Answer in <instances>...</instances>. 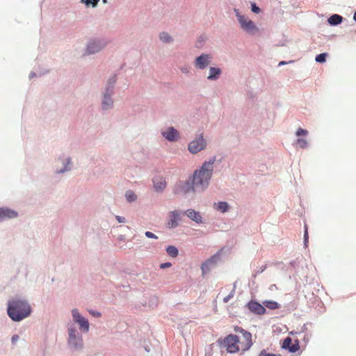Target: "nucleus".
I'll use <instances>...</instances> for the list:
<instances>
[{
  "instance_id": "f257e3e1",
  "label": "nucleus",
  "mask_w": 356,
  "mask_h": 356,
  "mask_svg": "<svg viewBox=\"0 0 356 356\" xmlns=\"http://www.w3.org/2000/svg\"><path fill=\"white\" fill-rule=\"evenodd\" d=\"M235 331L242 334L241 339L238 336L230 334L223 339H219V344L222 346L229 353H236L240 350L243 352L248 350L252 345L251 334L241 327L235 328Z\"/></svg>"
},
{
  "instance_id": "f03ea898",
  "label": "nucleus",
  "mask_w": 356,
  "mask_h": 356,
  "mask_svg": "<svg viewBox=\"0 0 356 356\" xmlns=\"http://www.w3.org/2000/svg\"><path fill=\"white\" fill-rule=\"evenodd\" d=\"M215 161L216 159L212 158L208 161H204L199 169L195 170L193 177V188L202 191L209 186L213 172Z\"/></svg>"
},
{
  "instance_id": "7ed1b4c3",
  "label": "nucleus",
  "mask_w": 356,
  "mask_h": 356,
  "mask_svg": "<svg viewBox=\"0 0 356 356\" xmlns=\"http://www.w3.org/2000/svg\"><path fill=\"white\" fill-rule=\"evenodd\" d=\"M31 313L29 304L22 300H13L8 302V314L14 321H20Z\"/></svg>"
},
{
  "instance_id": "20e7f679",
  "label": "nucleus",
  "mask_w": 356,
  "mask_h": 356,
  "mask_svg": "<svg viewBox=\"0 0 356 356\" xmlns=\"http://www.w3.org/2000/svg\"><path fill=\"white\" fill-rule=\"evenodd\" d=\"M234 13L240 24L241 28L247 33L253 34L259 31L255 24L248 17L241 15L237 9H234Z\"/></svg>"
},
{
  "instance_id": "39448f33",
  "label": "nucleus",
  "mask_w": 356,
  "mask_h": 356,
  "mask_svg": "<svg viewBox=\"0 0 356 356\" xmlns=\"http://www.w3.org/2000/svg\"><path fill=\"white\" fill-rule=\"evenodd\" d=\"M206 145V141L203 138L202 135H200L199 138L193 140L188 144V149L191 153L197 154L205 149Z\"/></svg>"
},
{
  "instance_id": "423d86ee",
  "label": "nucleus",
  "mask_w": 356,
  "mask_h": 356,
  "mask_svg": "<svg viewBox=\"0 0 356 356\" xmlns=\"http://www.w3.org/2000/svg\"><path fill=\"white\" fill-rule=\"evenodd\" d=\"M72 314L74 321L79 325L80 330L84 332H88L89 330L88 320L83 317L76 309H72Z\"/></svg>"
},
{
  "instance_id": "0eeeda50",
  "label": "nucleus",
  "mask_w": 356,
  "mask_h": 356,
  "mask_svg": "<svg viewBox=\"0 0 356 356\" xmlns=\"http://www.w3.org/2000/svg\"><path fill=\"white\" fill-rule=\"evenodd\" d=\"M69 343L75 348L82 347V338L73 327H69Z\"/></svg>"
},
{
  "instance_id": "6e6552de",
  "label": "nucleus",
  "mask_w": 356,
  "mask_h": 356,
  "mask_svg": "<svg viewBox=\"0 0 356 356\" xmlns=\"http://www.w3.org/2000/svg\"><path fill=\"white\" fill-rule=\"evenodd\" d=\"M211 58V56L209 54H202L196 58L195 65L197 68L204 69L209 65Z\"/></svg>"
},
{
  "instance_id": "1a4fd4ad",
  "label": "nucleus",
  "mask_w": 356,
  "mask_h": 356,
  "mask_svg": "<svg viewBox=\"0 0 356 356\" xmlns=\"http://www.w3.org/2000/svg\"><path fill=\"white\" fill-rule=\"evenodd\" d=\"M18 216L17 213L8 208H0V222L7 220L15 218Z\"/></svg>"
},
{
  "instance_id": "9d476101",
  "label": "nucleus",
  "mask_w": 356,
  "mask_h": 356,
  "mask_svg": "<svg viewBox=\"0 0 356 356\" xmlns=\"http://www.w3.org/2000/svg\"><path fill=\"white\" fill-rule=\"evenodd\" d=\"M163 136L166 138L169 141H175L177 140L179 138L178 131L175 129L173 127H169L165 131L162 132Z\"/></svg>"
},
{
  "instance_id": "9b49d317",
  "label": "nucleus",
  "mask_w": 356,
  "mask_h": 356,
  "mask_svg": "<svg viewBox=\"0 0 356 356\" xmlns=\"http://www.w3.org/2000/svg\"><path fill=\"white\" fill-rule=\"evenodd\" d=\"M248 308L252 312L257 314H264L266 313L265 307L257 302L251 301L248 304Z\"/></svg>"
},
{
  "instance_id": "f8f14e48",
  "label": "nucleus",
  "mask_w": 356,
  "mask_h": 356,
  "mask_svg": "<svg viewBox=\"0 0 356 356\" xmlns=\"http://www.w3.org/2000/svg\"><path fill=\"white\" fill-rule=\"evenodd\" d=\"M154 187L156 191H163L166 187V181L162 177H155L153 179Z\"/></svg>"
},
{
  "instance_id": "ddd939ff",
  "label": "nucleus",
  "mask_w": 356,
  "mask_h": 356,
  "mask_svg": "<svg viewBox=\"0 0 356 356\" xmlns=\"http://www.w3.org/2000/svg\"><path fill=\"white\" fill-rule=\"evenodd\" d=\"M170 220L168 222V226L170 228L177 227L178 221L180 220L179 213L177 211H171L169 214Z\"/></svg>"
},
{
  "instance_id": "4468645a",
  "label": "nucleus",
  "mask_w": 356,
  "mask_h": 356,
  "mask_svg": "<svg viewBox=\"0 0 356 356\" xmlns=\"http://www.w3.org/2000/svg\"><path fill=\"white\" fill-rule=\"evenodd\" d=\"M103 45L99 41H92L90 42L87 47V53L88 54H95L100 51Z\"/></svg>"
},
{
  "instance_id": "2eb2a0df",
  "label": "nucleus",
  "mask_w": 356,
  "mask_h": 356,
  "mask_svg": "<svg viewBox=\"0 0 356 356\" xmlns=\"http://www.w3.org/2000/svg\"><path fill=\"white\" fill-rule=\"evenodd\" d=\"M185 213L190 219L195 222L199 224L202 222L200 213L194 209H188Z\"/></svg>"
},
{
  "instance_id": "dca6fc26",
  "label": "nucleus",
  "mask_w": 356,
  "mask_h": 356,
  "mask_svg": "<svg viewBox=\"0 0 356 356\" xmlns=\"http://www.w3.org/2000/svg\"><path fill=\"white\" fill-rule=\"evenodd\" d=\"M181 191L184 193H188L190 192H195V191H200V189H197L196 188H193V183L191 184L189 181H186L182 184L181 187Z\"/></svg>"
},
{
  "instance_id": "f3484780",
  "label": "nucleus",
  "mask_w": 356,
  "mask_h": 356,
  "mask_svg": "<svg viewBox=\"0 0 356 356\" xmlns=\"http://www.w3.org/2000/svg\"><path fill=\"white\" fill-rule=\"evenodd\" d=\"M221 74V70L220 68L211 67L209 69V75L207 79L209 80H216L218 79Z\"/></svg>"
},
{
  "instance_id": "a211bd4d",
  "label": "nucleus",
  "mask_w": 356,
  "mask_h": 356,
  "mask_svg": "<svg viewBox=\"0 0 356 356\" xmlns=\"http://www.w3.org/2000/svg\"><path fill=\"white\" fill-rule=\"evenodd\" d=\"M113 104V100L110 97V95L105 94L104 99L102 101V106L104 109L108 108Z\"/></svg>"
},
{
  "instance_id": "6ab92c4d",
  "label": "nucleus",
  "mask_w": 356,
  "mask_h": 356,
  "mask_svg": "<svg viewBox=\"0 0 356 356\" xmlns=\"http://www.w3.org/2000/svg\"><path fill=\"white\" fill-rule=\"evenodd\" d=\"M168 254L172 257H176L178 255V249L173 245H170L166 248Z\"/></svg>"
},
{
  "instance_id": "aec40b11",
  "label": "nucleus",
  "mask_w": 356,
  "mask_h": 356,
  "mask_svg": "<svg viewBox=\"0 0 356 356\" xmlns=\"http://www.w3.org/2000/svg\"><path fill=\"white\" fill-rule=\"evenodd\" d=\"M264 305L270 309H276L280 307V305L277 302L271 300L264 301Z\"/></svg>"
},
{
  "instance_id": "412c9836",
  "label": "nucleus",
  "mask_w": 356,
  "mask_h": 356,
  "mask_svg": "<svg viewBox=\"0 0 356 356\" xmlns=\"http://www.w3.org/2000/svg\"><path fill=\"white\" fill-rule=\"evenodd\" d=\"M219 254H216L211 257L209 259H207L205 262H207L210 266H213L217 263V261L219 259Z\"/></svg>"
},
{
  "instance_id": "4be33fe9",
  "label": "nucleus",
  "mask_w": 356,
  "mask_h": 356,
  "mask_svg": "<svg viewBox=\"0 0 356 356\" xmlns=\"http://www.w3.org/2000/svg\"><path fill=\"white\" fill-rule=\"evenodd\" d=\"M229 205L226 202H220L217 205V209L222 213L227 211Z\"/></svg>"
},
{
  "instance_id": "5701e85b",
  "label": "nucleus",
  "mask_w": 356,
  "mask_h": 356,
  "mask_svg": "<svg viewBox=\"0 0 356 356\" xmlns=\"http://www.w3.org/2000/svg\"><path fill=\"white\" fill-rule=\"evenodd\" d=\"M126 198L129 202L135 201L137 198L136 195L131 191H128L126 193Z\"/></svg>"
},
{
  "instance_id": "b1692460",
  "label": "nucleus",
  "mask_w": 356,
  "mask_h": 356,
  "mask_svg": "<svg viewBox=\"0 0 356 356\" xmlns=\"http://www.w3.org/2000/svg\"><path fill=\"white\" fill-rule=\"evenodd\" d=\"M327 56V54L322 53L316 56V61L318 63H323L326 60V57Z\"/></svg>"
},
{
  "instance_id": "393cba45",
  "label": "nucleus",
  "mask_w": 356,
  "mask_h": 356,
  "mask_svg": "<svg viewBox=\"0 0 356 356\" xmlns=\"http://www.w3.org/2000/svg\"><path fill=\"white\" fill-rule=\"evenodd\" d=\"M160 39H161L162 41L165 42H170V41H171V37H170V35L168 33H165V32L161 33L160 34Z\"/></svg>"
},
{
  "instance_id": "a878e982",
  "label": "nucleus",
  "mask_w": 356,
  "mask_h": 356,
  "mask_svg": "<svg viewBox=\"0 0 356 356\" xmlns=\"http://www.w3.org/2000/svg\"><path fill=\"white\" fill-rule=\"evenodd\" d=\"M292 343V339L290 337H286L282 343V348L285 349H289Z\"/></svg>"
},
{
  "instance_id": "bb28decb",
  "label": "nucleus",
  "mask_w": 356,
  "mask_h": 356,
  "mask_svg": "<svg viewBox=\"0 0 356 356\" xmlns=\"http://www.w3.org/2000/svg\"><path fill=\"white\" fill-rule=\"evenodd\" d=\"M211 266L207 263L204 262L201 266V270L202 275L207 273L210 270Z\"/></svg>"
},
{
  "instance_id": "cd10ccee",
  "label": "nucleus",
  "mask_w": 356,
  "mask_h": 356,
  "mask_svg": "<svg viewBox=\"0 0 356 356\" xmlns=\"http://www.w3.org/2000/svg\"><path fill=\"white\" fill-rule=\"evenodd\" d=\"M299 348H300V346H299L298 341H296L295 343L291 344V346L289 348V350L291 353H296V351H298L299 350Z\"/></svg>"
},
{
  "instance_id": "c85d7f7f",
  "label": "nucleus",
  "mask_w": 356,
  "mask_h": 356,
  "mask_svg": "<svg viewBox=\"0 0 356 356\" xmlns=\"http://www.w3.org/2000/svg\"><path fill=\"white\" fill-rule=\"evenodd\" d=\"M309 241L308 228L307 225H305V234H304V244L305 247H307Z\"/></svg>"
},
{
  "instance_id": "c756f323",
  "label": "nucleus",
  "mask_w": 356,
  "mask_h": 356,
  "mask_svg": "<svg viewBox=\"0 0 356 356\" xmlns=\"http://www.w3.org/2000/svg\"><path fill=\"white\" fill-rule=\"evenodd\" d=\"M296 143L301 148H305L307 146V142L305 139L298 138Z\"/></svg>"
},
{
  "instance_id": "7c9ffc66",
  "label": "nucleus",
  "mask_w": 356,
  "mask_h": 356,
  "mask_svg": "<svg viewBox=\"0 0 356 356\" xmlns=\"http://www.w3.org/2000/svg\"><path fill=\"white\" fill-rule=\"evenodd\" d=\"M308 134V131L306 129L299 128L296 131V136H307Z\"/></svg>"
},
{
  "instance_id": "2f4dec72",
  "label": "nucleus",
  "mask_w": 356,
  "mask_h": 356,
  "mask_svg": "<svg viewBox=\"0 0 356 356\" xmlns=\"http://www.w3.org/2000/svg\"><path fill=\"white\" fill-rule=\"evenodd\" d=\"M83 1L84 0H82ZM99 0H86L85 2L87 5H89L90 3H91L93 7L96 6L97 3H98Z\"/></svg>"
},
{
  "instance_id": "473e14b6",
  "label": "nucleus",
  "mask_w": 356,
  "mask_h": 356,
  "mask_svg": "<svg viewBox=\"0 0 356 356\" xmlns=\"http://www.w3.org/2000/svg\"><path fill=\"white\" fill-rule=\"evenodd\" d=\"M145 236L147 237V238H157L158 237L154 234H153L152 232H149V231H147L145 233Z\"/></svg>"
},
{
  "instance_id": "72a5a7b5",
  "label": "nucleus",
  "mask_w": 356,
  "mask_h": 356,
  "mask_svg": "<svg viewBox=\"0 0 356 356\" xmlns=\"http://www.w3.org/2000/svg\"><path fill=\"white\" fill-rule=\"evenodd\" d=\"M234 294V291H232L227 296L225 297L223 299L224 302H227L231 298H233Z\"/></svg>"
},
{
  "instance_id": "f704fd0d",
  "label": "nucleus",
  "mask_w": 356,
  "mask_h": 356,
  "mask_svg": "<svg viewBox=\"0 0 356 356\" xmlns=\"http://www.w3.org/2000/svg\"><path fill=\"white\" fill-rule=\"evenodd\" d=\"M343 17L335 14V25L339 24L342 22Z\"/></svg>"
},
{
  "instance_id": "c9c22d12",
  "label": "nucleus",
  "mask_w": 356,
  "mask_h": 356,
  "mask_svg": "<svg viewBox=\"0 0 356 356\" xmlns=\"http://www.w3.org/2000/svg\"><path fill=\"white\" fill-rule=\"evenodd\" d=\"M252 11L255 13H258L260 11V9L259 7L256 6L255 3L252 4Z\"/></svg>"
},
{
  "instance_id": "e433bc0d",
  "label": "nucleus",
  "mask_w": 356,
  "mask_h": 356,
  "mask_svg": "<svg viewBox=\"0 0 356 356\" xmlns=\"http://www.w3.org/2000/svg\"><path fill=\"white\" fill-rule=\"evenodd\" d=\"M172 266V264L170 262L163 263L160 265V268L162 269L169 268Z\"/></svg>"
},
{
  "instance_id": "4c0bfd02",
  "label": "nucleus",
  "mask_w": 356,
  "mask_h": 356,
  "mask_svg": "<svg viewBox=\"0 0 356 356\" xmlns=\"http://www.w3.org/2000/svg\"><path fill=\"white\" fill-rule=\"evenodd\" d=\"M89 312H90V314L91 315H92L95 317H99V316H101V314L99 312H95V311L90 310V311H89Z\"/></svg>"
},
{
  "instance_id": "58836bf2",
  "label": "nucleus",
  "mask_w": 356,
  "mask_h": 356,
  "mask_svg": "<svg viewBox=\"0 0 356 356\" xmlns=\"http://www.w3.org/2000/svg\"><path fill=\"white\" fill-rule=\"evenodd\" d=\"M18 339H19V336H18V335H17V334L13 335V336L12 337V339H11V340H12V343H13V344H15V343L18 341Z\"/></svg>"
},
{
  "instance_id": "ea45409f",
  "label": "nucleus",
  "mask_w": 356,
  "mask_h": 356,
  "mask_svg": "<svg viewBox=\"0 0 356 356\" xmlns=\"http://www.w3.org/2000/svg\"><path fill=\"white\" fill-rule=\"evenodd\" d=\"M327 21L330 25L334 26V15H331Z\"/></svg>"
},
{
  "instance_id": "a19ab883",
  "label": "nucleus",
  "mask_w": 356,
  "mask_h": 356,
  "mask_svg": "<svg viewBox=\"0 0 356 356\" xmlns=\"http://www.w3.org/2000/svg\"><path fill=\"white\" fill-rule=\"evenodd\" d=\"M115 218L119 222H125V218L124 217L117 216Z\"/></svg>"
},
{
  "instance_id": "79ce46f5",
  "label": "nucleus",
  "mask_w": 356,
  "mask_h": 356,
  "mask_svg": "<svg viewBox=\"0 0 356 356\" xmlns=\"http://www.w3.org/2000/svg\"><path fill=\"white\" fill-rule=\"evenodd\" d=\"M261 356H281L280 355L270 354V353H261Z\"/></svg>"
},
{
  "instance_id": "37998d69",
  "label": "nucleus",
  "mask_w": 356,
  "mask_h": 356,
  "mask_svg": "<svg viewBox=\"0 0 356 356\" xmlns=\"http://www.w3.org/2000/svg\"><path fill=\"white\" fill-rule=\"evenodd\" d=\"M353 19L356 22V11H355V13L354 14Z\"/></svg>"
},
{
  "instance_id": "c03bdc74",
  "label": "nucleus",
  "mask_w": 356,
  "mask_h": 356,
  "mask_svg": "<svg viewBox=\"0 0 356 356\" xmlns=\"http://www.w3.org/2000/svg\"><path fill=\"white\" fill-rule=\"evenodd\" d=\"M115 81H116V80H115V78H113V79H112V84H113V83L115 82Z\"/></svg>"
},
{
  "instance_id": "a18cd8bd",
  "label": "nucleus",
  "mask_w": 356,
  "mask_h": 356,
  "mask_svg": "<svg viewBox=\"0 0 356 356\" xmlns=\"http://www.w3.org/2000/svg\"><path fill=\"white\" fill-rule=\"evenodd\" d=\"M284 63H284V61H282V62H280V64H279V65H284Z\"/></svg>"
},
{
  "instance_id": "49530a36",
  "label": "nucleus",
  "mask_w": 356,
  "mask_h": 356,
  "mask_svg": "<svg viewBox=\"0 0 356 356\" xmlns=\"http://www.w3.org/2000/svg\"><path fill=\"white\" fill-rule=\"evenodd\" d=\"M184 71H185V72H187V70H186V69L182 70V72H184Z\"/></svg>"
},
{
  "instance_id": "de8ad7c7",
  "label": "nucleus",
  "mask_w": 356,
  "mask_h": 356,
  "mask_svg": "<svg viewBox=\"0 0 356 356\" xmlns=\"http://www.w3.org/2000/svg\"><path fill=\"white\" fill-rule=\"evenodd\" d=\"M184 71H185V72H187V70H186V69L182 70V72H184Z\"/></svg>"
},
{
  "instance_id": "09e8293b",
  "label": "nucleus",
  "mask_w": 356,
  "mask_h": 356,
  "mask_svg": "<svg viewBox=\"0 0 356 356\" xmlns=\"http://www.w3.org/2000/svg\"><path fill=\"white\" fill-rule=\"evenodd\" d=\"M184 71H185V72H187V70H186V69L182 70V72H184Z\"/></svg>"
},
{
  "instance_id": "8fccbe9b",
  "label": "nucleus",
  "mask_w": 356,
  "mask_h": 356,
  "mask_svg": "<svg viewBox=\"0 0 356 356\" xmlns=\"http://www.w3.org/2000/svg\"><path fill=\"white\" fill-rule=\"evenodd\" d=\"M64 170H60L58 172H63Z\"/></svg>"
},
{
  "instance_id": "3c124183",
  "label": "nucleus",
  "mask_w": 356,
  "mask_h": 356,
  "mask_svg": "<svg viewBox=\"0 0 356 356\" xmlns=\"http://www.w3.org/2000/svg\"><path fill=\"white\" fill-rule=\"evenodd\" d=\"M103 1H104V3H106V0H103Z\"/></svg>"
}]
</instances>
